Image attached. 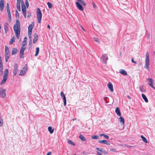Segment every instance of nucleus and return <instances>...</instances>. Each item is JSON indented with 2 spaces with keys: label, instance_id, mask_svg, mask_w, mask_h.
Masks as SVG:
<instances>
[{
  "label": "nucleus",
  "instance_id": "f257e3e1",
  "mask_svg": "<svg viewBox=\"0 0 155 155\" xmlns=\"http://www.w3.org/2000/svg\"><path fill=\"white\" fill-rule=\"evenodd\" d=\"M13 29L16 36L17 38V39H18L20 37L21 28L20 22L18 19H17L16 20V24L13 26Z\"/></svg>",
  "mask_w": 155,
  "mask_h": 155
},
{
  "label": "nucleus",
  "instance_id": "f03ea898",
  "mask_svg": "<svg viewBox=\"0 0 155 155\" xmlns=\"http://www.w3.org/2000/svg\"><path fill=\"white\" fill-rule=\"evenodd\" d=\"M37 16L38 22L40 24L41 22L42 14L40 9L38 8L37 9Z\"/></svg>",
  "mask_w": 155,
  "mask_h": 155
},
{
  "label": "nucleus",
  "instance_id": "7ed1b4c3",
  "mask_svg": "<svg viewBox=\"0 0 155 155\" xmlns=\"http://www.w3.org/2000/svg\"><path fill=\"white\" fill-rule=\"evenodd\" d=\"M26 44V43H23L22 46L21 48L20 53V57L21 58H24V51L26 48L25 46Z\"/></svg>",
  "mask_w": 155,
  "mask_h": 155
},
{
  "label": "nucleus",
  "instance_id": "20e7f679",
  "mask_svg": "<svg viewBox=\"0 0 155 155\" xmlns=\"http://www.w3.org/2000/svg\"><path fill=\"white\" fill-rule=\"evenodd\" d=\"M21 9L22 12L25 18H26V6L24 2L22 0L21 2Z\"/></svg>",
  "mask_w": 155,
  "mask_h": 155
},
{
  "label": "nucleus",
  "instance_id": "39448f33",
  "mask_svg": "<svg viewBox=\"0 0 155 155\" xmlns=\"http://www.w3.org/2000/svg\"><path fill=\"white\" fill-rule=\"evenodd\" d=\"M145 63L146 66L144 67L145 68L147 69L148 68L149 64V53L148 52H147L146 53V57L145 58Z\"/></svg>",
  "mask_w": 155,
  "mask_h": 155
},
{
  "label": "nucleus",
  "instance_id": "423d86ee",
  "mask_svg": "<svg viewBox=\"0 0 155 155\" xmlns=\"http://www.w3.org/2000/svg\"><path fill=\"white\" fill-rule=\"evenodd\" d=\"M6 96L5 90L2 88H0V97L2 98H5Z\"/></svg>",
  "mask_w": 155,
  "mask_h": 155
},
{
  "label": "nucleus",
  "instance_id": "0eeeda50",
  "mask_svg": "<svg viewBox=\"0 0 155 155\" xmlns=\"http://www.w3.org/2000/svg\"><path fill=\"white\" fill-rule=\"evenodd\" d=\"M108 59V57L107 54H103L101 58V61L105 64L107 63V61Z\"/></svg>",
  "mask_w": 155,
  "mask_h": 155
},
{
  "label": "nucleus",
  "instance_id": "6e6552de",
  "mask_svg": "<svg viewBox=\"0 0 155 155\" xmlns=\"http://www.w3.org/2000/svg\"><path fill=\"white\" fill-rule=\"evenodd\" d=\"M28 70L26 66H25L21 70L20 73L19 74L20 76H23L26 73Z\"/></svg>",
  "mask_w": 155,
  "mask_h": 155
},
{
  "label": "nucleus",
  "instance_id": "1a4fd4ad",
  "mask_svg": "<svg viewBox=\"0 0 155 155\" xmlns=\"http://www.w3.org/2000/svg\"><path fill=\"white\" fill-rule=\"evenodd\" d=\"M18 70V65L17 64H15L14 66V69L13 71V74L14 76L17 75Z\"/></svg>",
  "mask_w": 155,
  "mask_h": 155
},
{
  "label": "nucleus",
  "instance_id": "9d476101",
  "mask_svg": "<svg viewBox=\"0 0 155 155\" xmlns=\"http://www.w3.org/2000/svg\"><path fill=\"white\" fill-rule=\"evenodd\" d=\"M147 80L148 82L149 86L155 89V88L153 87V79L151 78H148L147 79Z\"/></svg>",
  "mask_w": 155,
  "mask_h": 155
},
{
  "label": "nucleus",
  "instance_id": "9b49d317",
  "mask_svg": "<svg viewBox=\"0 0 155 155\" xmlns=\"http://www.w3.org/2000/svg\"><path fill=\"white\" fill-rule=\"evenodd\" d=\"M76 5L77 8L79 9L80 10L82 11L84 10L83 8L82 5L78 2H76Z\"/></svg>",
  "mask_w": 155,
  "mask_h": 155
},
{
  "label": "nucleus",
  "instance_id": "f8f14e48",
  "mask_svg": "<svg viewBox=\"0 0 155 155\" xmlns=\"http://www.w3.org/2000/svg\"><path fill=\"white\" fill-rule=\"evenodd\" d=\"M4 1L3 0H0V10L1 12L3 11L4 8Z\"/></svg>",
  "mask_w": 155,
  "mask_h": 155
},
{
  "label": "nucleus",
  "instance_id": "ddd939ff",
  "mask_svg": "<svg viewBox=\"0 0 155 155\" xmlns=\"http://www.w3.org/2000/svg\"><path fill=\"white\" fill-rule=\"evenodd\" d=\"M4 26L5 32L6 34L7 33L8 30V25L7 22H6L4 24Z\"/></svg>",
  "mask_w": 155,
  "mask_h": 155
},
{
  "label": "nucleus",
  "instance_id": "4468645a",
  "mask_svg": "<svg viewBox=\"0 0 155 155\" xmlns=\"http://www.w3.org/2000/svg\"><path fill=\"white\" fill-rule=\"evenodd\" d=\"M107 86L111 92H113L114 91L113 85L110 82H109L107 84Z\"/></svg>",
  "mask_w": 155,
  "mask_h": 155
},
{
  "label": "nucleus",
  "instance_id": "2eb2a0df",
  "mask_svg": "<svg viewBox=\"0 0 155 155\" xmlns=\"http://www.w3.org/2000/svg\"><path fill=\"white\" fill-rule=\"evenodd\" d=\"M98 142L100 143H104L107 145L110 144L109 141H108L106 140H100L98 141Z\"/></svg>",
  "mask_w": 155,
  "mask_h": 155
},
{
  "label": "nucleus",
  "instance_id": "dca6fc26",
  "mask_svg": "<svg viewBox=\"0 0 155 155\" xmlns=\"http://www.w3.org/2000/svg\"><path fill=\"white\" fill-rule=\"evenodd\" d=\"M34 26V22H32L31 24L28 27V32L31 31L32 32V29L33 28Z\"/></svg>",
  "mask_w": 155,
  "mask_h": 155
},
{
  "label": "nucleus",
  "instance_id": "f3484780",
  "mask_svg": "<svg viewBox=\"0 0 155 155\" xmlns=\"http://www.w3.org/2000/svg\"><path fill=\"white\" fill-rule=\"evenodd\" d=\"M8 70L7 69H5V71H4L3 77L7 78V77L8 75Z\"/></svg>",
  "mask_w": 155,
  "mask_h": 155
},
{
  "label": "nucleus",
  "instance_id": "a211bd4d",
  "mask_svg": "<svg viewBox=\"0 0 155 155\" xmlns=\"http://www.w3.org/2000/svg\"><path fill=\"white\" fill-rule=\"evenodd\" d=\"M115 113L119 116H121V113L118 107H117L115 109Z\"/></svg>",
  "mask_w": 155,
  "mask_h": 155
},
{
  "label": "nucleus",
  "instance_id": "6ab92c4d",
  "mask_svg": "<svg viewBox=\"0 0 155 155\" xmlns=\"http://www.w3.org/2000/svg\"><path fill=\"white\" fill-rule=\"evenodd\" d=\"M119 120L120 123L122 124L123 125H124V118L122 117H120L119 119Z\"/></svg>",
  "mask_w": 155,
  "mask_h": 155
},
{
  "label": "nucleus",
  "instance_id": "aec40b11",
  "mask_svg": "<svg viewBox=\"0 0 155 155\" xmlns=\"http://www.w3.org/2000/svg\"><path fill=\"white\" fill-rule=\"evenodd\" d=\"M120 72L122 74L124 75H126L127 74V73L126 71L125 70L123 69H120Z\"/></svg>",
  "mask_w": 155,
  "mask_h": 155
},
{
  "label": "nucleus",
  "instance_id": "412c9836",
  "mask_svg": "<svg viewBox=\"0 0 155 155\" xmlns=\"http://www.w3.org/2000/svg\"><path fill=\"white\" fill-rule=\"evenodd\" d=\"M18 51V50L17 48H14L12 50V54L14 55V54H16L17 53Z\"/></svg>",
  "mask_w": 155,
  "mask_h": 155
},
{
  "label": "nucleus",
  "instance_id": "4be33fe9",
  "mask_svg": "<svg viewBox=\"0 0 155 155\" xmlns=\"http://www.w3.org/2000/svg\"><path fill=\"white\" fill-rule=\"evenodd\" d=\"M5 54H9V49L8 47L6 45H5Z\"/></svg>",
  "mask_w": 155,
  "mask_h": 155
},
{
  "label": "nucleus",
  "instance_id": "5701e85b",
  "mask_svg": "<svg viewBox=\"0 0 155 155\" xmlns=\"http://www.w3.org/2000/svg\"><path fill=\"white\" fill-rule=\"evenodd\" d=\"M48 130L50 134H52L54 131V128H52L51 127H49L48 128Z\"/></svg>",
  "mask_w": 155,
  "mask_h": 155
},
{
  "label": "nucleus",
  "instance_id": "b1692460",
  "mask_svg": "<svg viewBox=\"0 0 155 155\" xmlns=\"http://www.w3.org/2000/svg\"><path fill=\"white\" fill-rule=\"evenodd\" d=\"M142 96L143 99H144V100L145 101V102H148V100L147 99V97L145 95H144L143 94H142Z\"/></svg>",
  "mask_w": 155,
  "mask_h": 155
},
{
  "label": "nucleus",
  "instance_id": "393cba45",
  "mask_svg": "<svg viewBox=\"0 0 155 155\" xmlns=\"http://www.w3.org/2000/svg\"><path fill=\"white\" fill-rule=\"evenodd\" d=\"M77 1L80 2L81 4L84 6H85L86 5V3L84 1V0H77Z\"/></svg>",
  "mask_w": 155,
  "mask_h": 155
},
{
  "label": "nucleus",
  "instance_id": "a878e982",
  "mask_svg": "<svg viewBox=\"0 0 155 155\" xmlns=\"http://www.w3.org/2000/svg\"><path fill=\"white\" fill-rule=\"evenodd\" d=\"M99 135L101 137L103 136L105 139H108L109 138V137L108 136L105 135L104 134H100Z\"/></svg>",
  "mask_w": 155,
  "mask_h": 155
},
{
  "label": "nucleus",
  "instance_id": "bb28decb",
  "mask_svg": "<svg viewBox=\"0 0 155 155\" xmlns=\"http://www.w3.org/2000/svg\"><path fill=\"white\" fill-rule=\"evenodd\" d=\"M79 138L82 141H84L86 140V139L84 137L82 134H81L79 136Z\"/></svg>",
  "mask_w": 155,
  "mask_h": 155
},
{
  "label": "nucleus",
  "instance_id": "cd10ccee",
  "mask_svg": "<svg viewBox=\"0 0 155 155\" xmlns=\"http://www.w3.org/2000/svg\"><path fill=\"white\" fill-rule=\"evenodd\" d=\"M8 13V17L10 21L12 20L11 15L10 13V11L7 12Z\"/></svg>",
  "mask_w": 155,
  "mask_h": 155
},
{
  "label": "nucleus",
  "instance_id": "c85d7f7f",
  "mask_svg": "<svg viewBox=\"0 0 155 155\" xmlns=\"http://www.w3.org/2000/svg\"><path fill=\"white\" fill-rule=\"evenodd\" d=\"M7 78L3 77V78L0 84L1 85L3 84L6 81Z\"/></svg>",
  "mask_w": 155,
  "mask_h": 155
},
{
  "label": "nucleus",
  "instance_id": "c756f323",
  "mask_svg": "<svg viewBox=\"0 0 155 155\" xmlns=\"http://www.w3.org/2000/svg\"><path fill=\"white\" fill-rule=\"evenodd\" d=\"M15 41V37L14 36L13 37H12L10 41V43H9V44L10 45H12V44Z\"/></svg>",
  "mask_w": 155,
  "mask_h": 155
},
{
  "label": "nucleus",
  "instance_id": "7c9ffc66",
  "mask_svg": "<svg viewBox=\"0 0 155 155\" xmlns=\"http://www.w3.org/2000/svg\"><path fill=\"white\" fill-rule=\"evenodd\" d=\"M141 137L142 138L143 141H144V142H145L146 143H148V142L147 139L145 137H143L142 135H141Z\"/></svg>",
  "mask_w": 155,
  "mask_h": 155
},
{
  "label": "nucleus",
  "instance_id": "2f4dec72",
  "mask_svg": "<svg viewBox=\"0 0 155 155\" xmlns=\"http://www.w3.org/2000/svg\"><path fill=\"white\" fill-rule=\"evenodd\" d=\"M39 48L37 47L36 48L35 54V56H37L38 55L39 52Z\"/></svg>",
  "mask_w": 155,
  "mask_h": 155
},
{
  "label": "nucleus",
  "instance_id": "473e14b6",
  "mask_svg": "<svg viewBox=\"0 0 155 155\" xmlns=\"http://www.w3.org/2000/svg\"><path fill=\"white\" fill-rule=\"evenodd\" d=\"M5 56L6 62H7L9 58V54H5Z\"/></svg>",
  "mask_w": 155,
  "mask_h": 155
},
{
  "label": "nucleus",
  "instance_id": "72a5a7b5",
  "mask_svg": "<svg viewBox=\"0 0 155 155\" xmlns=\"http://www.w3.org/2000/svg\"><path fill=\"white\" fill-rule=\"evenodd\" d=\"M62 98L64 101V106H65L66 105V100L65 96L62 97Z\"/></svg>",
  "mask_w": 155,
  "mask_h": 155
},
{
  "label": "nucleus",
  "instance_id": "f704fd0d",
  "mask_svg": "<svg viewBox=\"0 0 155 155\" xmlns=\"http://www.w3.org/2000/svg\"><path fill=\"white\" fill-rule=\"evenodd\" d=\"M101 152V153H103V154H104L105 155H106V154H107V153H108L104 149H102Z\"/></svg>",
  "mask_w": 155,
  "mask_h": 155
},
{
  "label": "nucleus",
  "instance_id": "c9c22d12",
  "mask_svg": "<svg viewBox=\"0 0 155 155\" xmlns=\"http://www.w3.org/2000/svg\"><path fill=\"white\" fill-rule=\"evenodd\" d=\"M3 119L1 118H0V127H2L3 125Z\"/></svg>",
  "mask_w": 155,
  "mask_h": 155
},
{
  "label": "nucleus",
  "instance_id": "e433bc0d",
  "mask_svg": "<svg viewBox=\"0 0 155 155\" xmlns=\"http://www.w3.org/2000/svg\"><path fill=\"white\" fill-rule=\"evenodd\" d=\"M17 7V8L18 10L20 12L21 11V8H20V4H17L16 5Z\"/></svg>",
  "mask_w": 155,
  "mask_h": 155
},
{
  "label": "nucleus",
  "instance_id": "4c0bfd02",
  "mask_svg": "<svg viewBox=\"0 0 155 155\" xmlns=\"http://www.w3.org/2000/svg\"><path fill=\"white\" fill-rule=\"evenodd\" d=\"M99 137L98 135H94L91 137V138L94 139H97L99 138Z\"/></svg>",
  "mask_w": 155,
  "mask_h": 155
},
{
  "label": "nucleus",
  "instance_id": "58836bf2",
  "mask_svg": "<svg viewBox=\"0 0 155 155\" xmlns=\"http://www.w3.org/2000/svg\"><path fill=\"white\" fill-rule=\"evenodd\" d=\"M68 143L69 144L73 145V146H74L75 144L71 140H68Z\"/></svg>",
  "mask_w": 155,
  "mask_h": 155
},
{
  "label": "nucleus",
  "instance_id": "ea45409f",
  "mask_svg": "<svg viewBox=\"0 0 155 155\" xmlns=\"http://www.w3.org/2000/svg\"><path fill=\"white\" fill-rule=\"evenodd\" d=\"M47 5H48V7L49 8H51L52 7V4L50 2H48L47 3Z\"/></svg>",
  "mask_w": 155,
  "mask_h": 155
},
{
  "label": "nucleus",
  "instance_id": "a19ab883",
  "mask_svg": "<svg viewBox=\"0 0 155 155\" xmlns=\"http://www.w3.org/2000/svg\"><path fill=\"white\" fill-rule=\"evenodd\" d=\"M38 38V35L37 34L35 33L34 34V39L35 40H37Z\"/></svg>",
  "mask_w": 155,
  "mask_h": 155
},
{
  "label": "nucleus",
  "instance_id": "79ce46f5",
  "mask_svg": "<svg viewBox=\"0 0 155 155\" xmlns=\"http://www.w3.org/2000/svg\"><path fill=\"white\" fill-rule=\"evenodd\" d=\"M6 9H7V12H8V11H10L9 6V4L8 3H7V5H6Z\"/></svg>",
  "mask_w": 155,
  "mask_h": 155
},
{
  "label": "nucleus",
  "instance_id": "37998d69",
  "mask_svg": "<svg viewBox=\"0 0 155 155\" xmlns=\"http://www.w3.org/2000/svg\"><path fill=\"white\" fill-rule=\"evenodd\" d=\"M32 33V32H31V31H29V32H28V36L29 38L30 39H31V35Z\"/></svg>",
  "mask_w": 155,
  "mask_h": 155
},
{
  "label": "nucleus",
  "instance_id": "c03bdc74",
  "mask_svg": "<svg viewBox=\"0 0 155 155\" xmlns=\"http://www.w3.org/2000/svg\"><path fill=\"white\" fill-rule=\"evenodd\" d=\"M124 145L127 147H129L130 148H134L135 147V146H134L128 145L127 144H125Z\"/></svg>",
  "mask_w": 155,
  "mask_h": 155
},
{
  "label": "nucleus",
  "instance_id": "a18cd8bd",
  "mask_svg": "<svg viewBox=\"0 0 155 155\" xmlns=\"http://www.w3.org/2000/svg\"><path fill=\"white\" fill-rule=\"evenodd\" d=\"M3 68L2 65H0V71L2 73H3Z\"/></svg>",
  "mask_w": 155,
  "mask_h": 155
},
{
  "label": "nucleus",
  "instance_id": "49530a36",
  "mask_svg": "<svg viewBox=\"0 0 155 155\" xmlns=\"http://www.w3.org/2000/svg\"><path fill=\"white\" fill-rule=\"evenodd\" d=\"M25 4L26 5L27 8H28L29 6V4L28 0H26L25 2Z\"/></svg>",
  "mask_w": 155,
  "mask_h": 155
},
{
  "label": "nucleus",
  "instance_id": "de8ad7c7",
  "mask_svg": "<svg viewBox=\"0 0 155 155\" xmlns=\"http://www.w3.org/2000/svg\"><path fill=\"white\" fill-rule=\"evenodd\" d=\"M61 97H63L65 96V95L64 94V92H63V91H61Z\"/></svg>",
  "mask_w": 155,
  "mask_h": 155
},
{
  "label": "nucleus",
  "instance_id": "09e8293b",
  "mask_svg": "<svg viewBox=\"0 0 155 155\" xmlns=\"http://www.w3.org/2000/svg\"><path fill=\"white\" fill-rule=\"evenodd\" d=\"M27 38L26 37H25L24 38V40L23 42V43H25V42L26 43V42L27 41Z\"/></svg>",
  "mask_w": 155,
  "mask_h": 155
},
{
  "label": "nucleus",
  "instance_id": "8fccbe9b",
  "mask_svg": "<svg viewBox=\"0 0 155 155\" xmlns=\"http://www.w3.org/2000/svg\"><path fill=\"white\" fill-rule=\"evenodd\" d=\"M110 151H111L114 152H117V150L115 149H112L110 150Z\"/></svg>",
  "mask_w": 155,
  "mask_h": 155
},
{
  "label": "nucleus",
  "instance_id": "3c124183",
  "mask_svg": "<svg viewBox=\"0 0 155 155\" xmlns=\"http://www.w3.org/2000/svg\"><path fill=\"white\" fill-rule=\"evenodd\" d=\"M16 15L17 17H19V14L17 10L16 11Z\"/></svg>",
  "mask_w": 155,
  "mask_h": 155
},
{
  "label": "nucleus",
  "instance_id": "603ef678",
  "mask_svg": "<svg viewBox=\"0 0 155 155\" xmlns=\"http://www.w3.org/2000/svg\"><path fill=\"white\" fill-rule=\"evenodd\" d=\"M94 40L95 41L97 42H99V39L97 38H94Z\"/></svg>",
  "mask_w": 155,
  "mask_h": 155
},
{
  "label": "nucleus",
  "instance_id": "864d4df0",
  "mask_svg": "<svg viewBox=\"0 0 155 155\" xmlns=\"http://www.w3.org/2000/svg\"><path fill=\"white\" fill-rule=\"evenodd\" d=\"M131 61H132V62H133V63H134L135 64L137 63L134 60V59L133 58H132V59H131Z\"/></svg>",
  "mask_w": 155,
  "mask_h": 155
},
{
  "label": "nucleus",
  "instance_id": "5fc2aeb1",
  "mask_svg": "<svg viewBox=\"0 0 155 155\" xmlns=\"http://www.w3.org/2000/svg\"><path fill=\"white\" fill-rule=\"evenodd\" d=\"M2 65V58L1 57H0V65Z\"/></svg>",
  "mask_w": 155,
  "mask_h": 155
},
{
  "label": "nucleus",
  "instance_id": "6e6d98bb",
  "mask_svg": "<svg viewBox=\"0 0 155 155\" xmlns=\"http://www.w3.org/2000/svg\"><path fill=\"white\" fill-rule=\"evenodd\" d=\"M93 7L94 8H96V4L94 3H93Z\"/></svg>",
  "mask_w": 155,
  "mask_h": 155
},
{
  "label": "nucleus",
  "instance_id": "4d7b16f0",
  "mask_svg": "<svg viewBox=\"0 0 155 155\" xmlns=\"http://www.w3.org/2000/svg\"><path fill=\"white\" fill-rule=\"evenodd\" d=\"M21 0H17V4H20Z\"/></svg>",
  "mask_w": 155,
  "mask_h": 155
},
{
  "label": "nucleus",
  "instance_id": "13d9d810",
  "mask_svg": "<svg viewBox=\"0 0 155 155\" xmlns=\"http://www.w3.org/2000/svg\"><path fill=\"white\" fill-rule=\"evenodd\" d=\"M96 149L97 150H98V151L101 152L102 149H100L99 148L97 147V148H96Z\"/></svg>",
  "mask_w": 155,
  "mask_h": 155
},
{
  "label": "nucleus",
  "instance_id": "bf43d9fd",
  "mask_svg": "<svg viewBox=\"0 0 155 155\" xmlns=\"http://www.w3.org/2000/svg\"><path fill=\"white\" fill-rule=\"evenodd\" d=\"M97 153L98 155H102V154L98 151L96 152Z\"/></svg>",
  "mask_w": 155,
  "mask_h": 155
},
{
  "label": "nucleus",
  "instance_id": "052dcab7",
  "mask_svg": "<svg viewBox=\"0 0 155 155\" xmlns=\"http://www.w3.org/2000/svg\"><path fill=\"white\" fill-rule=\"evenodd\" d=\"M37 40H36L34 39L33 41V42L34 44H35L36 43V42L37 41Z\"/></svg>",
  "mask_w": 155,
  "mask_h": 155
},
{
  "label": "nucleus",
  "instance_id": "680f3d73",
  "mask_svg": "<svg viewBox=\"0 0 155 155\" xmlns=\"http://www.w3.org/2000/svg\"><path fill=\"white\" fill-rule=\"evenodd\" d=\"M32 39H30V41L29 42V44L30 45L31 44V43H32Z\"/></svg>",
  "mask_w": 155,
  "mask_h": 155
},
{
  "label": "nucleus",
  "instance_id": "e2e57ef3",
  "mask_svg": "<svg viewBox=\"0 0 155 155\" xmlns=\"http://www.w3.org/2000/svg\"><path fill=\"white\" fill-rule=\"evenodd\" d=\"M51 152H49L48 153L46 154V155H51Z\"/></svg>",
  "mask_w": 155,
  "mask_h": 155
},
{
  "label": "nucleus",
  "instance_id": "0e129e2a",
  "mask_svg": "<svg viewBox=\"0 0 155 155\" xmlns=\"http://www.w3.org/2000/svg\"><path fill=\"white\" fill-rule=\"evenodd\" d=\"M142 89H143V87H140V91L141 92H143V91Z\"/></svg>",
  "mask_w": 155,
  "mask_h": 155
},
{
  "label": "nucleus",
  "instance_id": "69168bd1",
  "mask_svg": "<svg viewBox=\"0 0 155 155\" xmlns=\"http://www.w3.org/2000/svg\"><path fill=\"white\" fill-rule=\"evenodd\" d=\"M127 98H128V99H131V97L129 95H127Z\"/></svg>",
  "mask_w": 155,
  "mask_h": 155
},
{
  "label": "nucleus",
  "instance_id": "338daca9",
  "mask_svg": "<svg viewBox=\"0 0 155 155\" xmlns=\"http://www.w3.org/2000/svg\"><path fill=\"white\" fill-rule=\"evenodd\" d=\"M47 28H48L50 29V25H47Z\"/></svg>",
  "mask_w": 155,
  "mask_h": 155
},
{
  "label": "nucleus",
  "instance_id": "774afa93",
  "mask_svg": "<svg viewBox=\"0 0 155 155\" xmlns=\"http://www.w3.org/2000/svg\"><path fill=\"white\" fill-rule=\"evenodd\" d=\"M81 28H82V30H84V28H83V27H81Z\"/></svg>",
  "mask_w": 155,
  "mask_h": 155
}]
</instances>
